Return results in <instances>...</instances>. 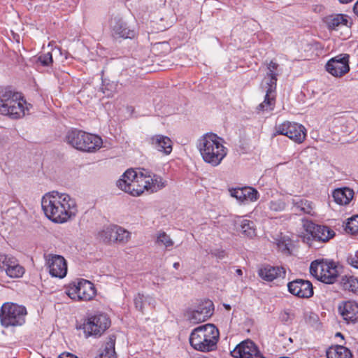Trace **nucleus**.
Wrapping results in <instances>:
<instances>
[{"label":"nucleus","instance_id":"nucleus-1","mask_svg":"<svg viewBox=\"0 0 358 358\" xmlns=\"http://www.w3.org/2000/svg\"><path fill=\"white\" fill-rule=\"evenodd\" d=\"M41 208L45 217L55 223H64L76 216L77 205L74 199L65 193L52 191L41 199Z\"/></svg>","mask_w":358,"mask_h":358},{"label":"nucleus","instance_id":"nucleus-2","mask_svg":"<svg viewBox=\"0 0 358 358\" xmlns=\"http://www.w3.org/2000/svg\"><path fill=\"white\" fill-rule=\"evenodd\" d=\"M223 143V139L217 134L207 133L198 139L196 147L205 162L217 166L227 154Z\"/></svg>","mask_w":358,"mask_h":358},{"label":"nucleus","instance_id":"nucleus-3","mask_svg":"<svg viewBox=\"0 0 358 358\" xmlns=\"http://www.w3.org/2000/svg\"><path fill=\"white\" fill-rule=\"evenodd\" d=\"M29 104L18 92L9 88L0 89V114L17 120L29 113Z\"/></svg>","mask_w":358,"mask_h":358},{"label":"nucleus","instance_id":"nucleus-4","mask_svg":"<svg viewBox=\"0 0 358 358\" xmlns=\"http://www.w3.org/2000/svg\"><path fill=\"white\" fill-rule=\"evenodd\" d=\"M220 333L213 324H206L194 329L190 334L189 343L192 348L201 352H211L217 348Z\"/></svg>","mask_w":358,"mask_h":358},{"label":"nucleus","instance_id":"nucleus-5","mask_svg":"<svg viewBox=\"0 0 358 358\" xmlns=\"http://www.w3.org/2000/svg\"><path fill=\"white\" fill-rule=\"evenodd\" d=\"M66 141L74 148L87 152H96L103 144L99 136L78 129L69 131Z\"/></svg>","mask_w":358,"mask_h":358},{"label":"nucleus","instance_id":"nucleus-6","mask_svg":"<svg viewBox=\"0 0 358 358\" xmlns=\"http://www.w3.org/2000/svg\"><path fill=\"white\" fill-rule=\"evenodd\" d=\"M27 309L23 306L6 302L0 308V323L4 328L16 327L25 323Z\"/></svg>","mask_w":358,"mask_h":358},{"label":"nucleus","instance_id":"nucleus-7","mask_svg":"<svg viewBox=\"0 0 358 358\" xmlns=\"http://www.w3.org/2000/svg\"><path fill=\"white\" fill-rule=\"evenodd\" d=\"M310 274L325 284H334L338 278L337 266L333 262L317 259L310 266Z\"/></svg>","mask_w":358,"mask_h":358},{"label":"nucleus","instance_id":"nucleus-8","mask_svg":"<svg viewBox=\"0 0 358 358\" xmlns=\"http://www.w3.org/2000/svg\"><path fill=\"white\" fill-rule=\"evenodd\" d=\"M65 292L73 300L90 301L95 296L96 289L90 281L81 278L71 282Z\"/></svg>","mask_w":358,"mask_h":358},{"label":"nucleus","instance_id":"nucleus-9","mask_svg":"<svg viewBox=\"0 0 358 358\" xmlns=\"http://www.w3.org/2000/svg\"><path fill=\"white\" fill-rule=\"evenodd\" d=\"M110 325V320L105 313L91 315L84 322L83 329L86 338L100 336Z\"/></svg>","mask_w":358,"mask_h":358},{"label":"nucleus","instance_id":"nucleus-10","mask_svg":"<svg viewBox=\"0 0 358 358\" xmlns=\"http://www.w3.org/2000/svg\"><path fill=\"white\" fill-rule=\"evenodd\" d=\"M275 134L284 135L294 141L301 143L306 138V129L299 123L286 121L275 127Z\"/></svg>","mask_w":358,"mask_h":358},{"label":"nucleus","instance_id":"nucleus-11","mask_svg":"<svg viewBox=\"0 0 358 358\" xmlns=\"http://www.w3.org/2000/svg\"><path fill=\"white\" fill-rule=\"evenodd\" d=\"M99 238L105 243H125L130 239V233L117 225H110L99 234Z\"/></svg>","mask_w":358,"mask_h":358},{"label":"nucleus","instance_id":"nucleus-12","mask_svg":"<svg viewBox=\"0 0 358 358\" xmlns=\"http://www.w3.org/2000/svg\"><path fill=\"white\" fill-rule=\"evenodd\" d=\"M231 355L234 358H264L258 346L250 339H246L231 351Z\"/></svg>","mask_w":358,"mask_h":358},{"label":"nucleus","instance_id":"nucleus-13","mask_svg":"<svg viewBox=\"0 0 358 358\" xmlns=\"http://www.w3.org/2000/svg\"><path fill=\"white\" fill-rule=\"evenodd\" d=\"M49 273L52 277L63 278L67 273V263L61 255L49 254L45 256Z\"/></svg>","mask_w":358,"mask_h":358},{"label":"nucleus","instance_id":"nucleus-14","mask_svg":"<svg viewBox=\"0 0 358 358\" xmlns=\"http://www.w3.org/2000/svg\"><path fill=\"white\" fill-rule=\"evenodd\" d=\"M327 71L335 77H341L350 71L349 55H339L331 59L326 64Z\"/></svg>","mask_w":358,"mask_h":358},{"label":"nucleus","instance_id":"nucleus-15","mask_svg":"<svg viewBox=\"0 0 358 358\" xmlns=\"http://www.w3.org/2000/svg\"><path fill=\"white\" fill-rule=\"evenodd\" d=\"M290 294L299 298L308 299L313 296V286L309 280L296 279L287 284Z\"/></svg>","mask_w":358,"mask_h":358},{"label":"nucleus","instance_id":"nucleus-16","mask_svg":"<svg viewBox=\"0 0 358 358\" xmlns=\"http://www.w3.org/2000/svg\"><path fill=\"white\" fill-rule=\"evenodd\" d=\"M288 203L291 204V210L296 215H315L314 206L312 201L302 198L299 196H294L287 200Z\"/></svg>","mask_w":358,"mask_h":358},{"label":"nucleus","instance_id":"nucleus-17","mask_svg":"<svg viewBox=\"0 0 358 358\" xmlns=\"http://www.w3.org/2000/svg\"><path fill=\"white\" fill-rule=\"evenodd\" d=\"M213 313V303L206 301L200 304L196 309L189 313L188 318L193 323H200L207 320Z\"/></svg>","mask_w":358,"mask_h":358},{"label":"nucleus","instance_id":"nucleus-18","mask_svg":"<svg viewBox=\"0 0 358 358\" xmlns=\"http://www.w3.org/2000/svg\"><path fill=\"white\" fill-rule=\"evenodd\" d=\"M110 27L113 34L117 37L131 38L135 31L127 26V23L120 17L115 16L110 19Z\"/></svg>","mask_w":358,"mask_h":358},{"label":"nucleus","instance_id":"nucleus-19","mask_svg":"<svg viewBox=\"0 0 358 358\" xmlns=\"http://www.w3.org/2000/svg\"><path fill=\"white\" fill-rule=\"evenodd\" d=\"M148 141L154 149L165 155H168L172 152V141L166 136L162 134L153 135L148 138Z\"/></svg>","mask_w":358,"mask_h":358},{"label":"nucleus","instance_id":"nucleus-20","mask_svg":"<svg viewBox=\"0 0 358 358\" xmlns=\"http://www.w3.org/2000/svg\"><path fill=\"white\" fill-rule=\"evenodd\" d=\"M338 310L348 323L358 322V303L353 301H345L340 305Z\"/></svg>","mask_w":358,"mask_h":358},{"label":"nucleus","instance_id":"nucleus-21","mask_svg":"<svg viewBox=\"0 0 358 358\" xmlns=\"http://www.w3.org/2000/svg\"><path fill=\"white\" fill-rule=\"evenodd\" d=\"M258 274L263 280L271 282L277 278H284L285 270L282 267H274L267 265L259 268Z\"/></svg>","mask_w":358,"mask_h":358},{"label":"nucleus","instance_id":"nucleus-22","mask_svg":"<svg viewBox=\"0 0 358 358\" xmlns=\"http://www.w3.org/2000/svg\"><path fill=\"white\" fill-rule=\"evenodd\" d=\"M145 184L146 181L144 179V175L142 173L136 177V180L132 183L125 185L124 187V192L133 196H138L145 190L147 187Z\"/></svg>","mask_w":358,"mask_h":358},{"label":"nucleus","instance_id":"nucleus-23","mask_svg":"<svg viewBox=\"0 0 358 358\" xmlns=\"http://www.w3.org/2000/svg\"><path fill=\"white\" fill-rule=\"evenodd\" d=\"M144 179L146 181V191L151 193L157 192L166 185V181L160 176L153 174L149 176L144 175Z\"/></svg>","mask_w":358,"mask_h":358},{"label":"nucleus","instance_id":"nucleus-24","mask_svg":"<svg viewBox=\"0 0 358 358\" xmlns=\"http://www.w3.org/2000/svg\"><path fill=\"white\" fill-rule=\"evenodd\" d=\"M311 235L316 241L327 242L334 237L335 233L327 226L315 225L313 227Z\"/></svg>","mask_w":358,"mask_h":358},{"label":"nucleus","instance_id":"nucleus-25","mask_svg":"<svg viewBox=\"0 0 358 358\" xmlns=\"http://www.w3.org/2000/svg\"><path fill=\"white\" fill-rule=\"evenodd\" d=\"M354 192L348 187L338 188L333 192L334 201L340 205H347L352 199Z\"/></svg>","mask_w":358,"mask_h":358},{"label":"nucleus","instance_id":"nucleus-26","mask_svg":"<svg viewBox=\"0 0 358 358\" xmlns=\"http://www.w3.org/2000/svg\"><path fill=\"white\" fill-rule=\"evenodd\" d=\"M327 358H352L350 350L343 346L336 345L327 350Z\"/></svg>","mask_w":358,"mask_h":358},{"label":"nucleus","instance_id":"nucleus-27","mask_svg":"<svg viewBox=\"0 0 358 358\" xmlns=\"http://www.w3.org/2000/svg\"><path fill=\"white\" fill-rule=\"evenodd\" d=\"M115 336H110L108 341L106 343L104 348L101 350L100 353L96 358H116V352L115 350Z\"/></svg>","mask_w":358,"mask_h":358},{"label":"nucleus","instance_id":"nucleus-28","mask_svg":"<svg viewBox=\"0 0 358 358\" xmlns=\"http://www.w3.org/2000/svg\"><path fill=\"white\" fill-rule=\"evenodd\" d=\"M275 104V94L266 92L264 100L257 107V111L260 113H270L274 108Z\"/></svg>","mask_w":358,"mask_h":358},{"label":"nucleus","instance_id":"nucleus-29","mask_svg":"<svg viewBox=\"0 0 358 358\" xmlns=\"http://www.w3.org/2000/svg\"><path fill=\"white\" fill-rule=\"evenodd\" d=\"M347 15L342 14L331 15L326 17L325 22L329 29H337L340 26L347 24Z\"/></svg>","mask_w":358,"mask_h":358},{"label":"nucleus","instance_id":"nucleus-30","mask_svg":"<svg viewBox=\"0 0 358 358\" xmlns=\"http://www.w3.org/2000/svg\"><path fill=\"white\" fill-rule=\"evenodd\" d=\"M6 275L11 278H19L23 276L25 269L20 264L19 261L15 257L10 265L6 268Z\"/></svg>","mask_w":358,"mask_h":358},{"label":"nucleus","instance_id":"nucleus-31","mask_svg":"<svg viewBox=\"0 0 358 358\" xmlns=\"http://www.w3.org/2000/svg\"><path fill=\"white\" fill-rule=\"evenodd\" d=\"M340 284L345 290L358 294V279L352 275L341 277Z\"/></svg>","mask_w":358,"mask_h":358},{"label":"nucleus","instance_id":"nucleus-32","mask_svg":"<svg viewBox=\"0 0 358 358\" xmlns=\"http://www.w3.org/2000/svg\"><path fill=\"white\" fill-rule=\"evenodd\" d=\"M138 176V175H137L136 171L132 169H128L117 182V185L120 189L124 191V187L129 185V183H132L136 180V177Z\"/></svg>","mask_w":358,"mask_h":358},{"label":"nucleus","instance_id":"nucleus-33","mask_svg":"<svg viewBox=\"0 0 358 358\" xmlns=\"http://www.w3.org/2000/svg\"><path fill=\"white\" fill-rule=\"evenodd\" d=\"M134 302L135 307L137 310L141 312L143 311L144 304L145 303H148L149 305H152L154 306L155 301V299L150 296H145L143 294L138 293L134 299Z\"/></svg>","mask_w":358,"mask_h":358},{"label":"nucleus","instance_id":"nucleus-34","mask_svg":"<svg viewBox=\"0 0 358 358\" xmlns=\"http://www.w3.org/2000/svg\"><path fill=\"white\" fill-rule=\"evenodd\" d=\"M241 231L247 237H252L255 235V229L253 222L248 220H240Z\"/></svg>","mask_w":358,"mask_h":358},{"label":"nucleus","instance_id":"nucleus-35","mask_svg":"<svg viewBox=\"0 0 358 358\" xmlns=\"http://www.w3.org/2000/svg\"><path fill=\"white\" fill-rule=\"evenodd\" d=\"M156 243L160 246H164L166 248L172 247L174 244L173 241L166 232L160 231L157 235Z\"/></svg>","mask_w":358,"mask_h":358},{"label":"nucleus","instance_id":"nucleus-36","mask_svg":"<svg viewBox=\"0 0 358 358\" xmlns=\"http://www.w3.org/2000/svg\"><path fill=\"white\" fill-rule=\"evenodd\" d=\"M278 78L277 76H265L264 82L265 83V90L266 92L275 94L276 83Z\"/></svg>","mask_w":358,"mask_h":358},{"label":"nucleus","instance_id":"nucleus-37","mask_svg":"<svg viewBox=\"0 0 358 358\" xmlns=\"http://www.w3.org/2000/svg\"><path fill=\"white\" fill-rule=\"evenodd\" d=\"M345 231L352 234L358 233V215L348 220L345 226Z\"/></svg>","mask_w":358,"mask_h":358},{"label":"nucleus","instance_id":"nucleus-38","mask_svg":"<svg viewBox=\"0 0 358 358\" xmlns=\"http://www.w3.org/2000/svg\"><path fill=\"white\" fill-rule=\"evenodd\" d=\"M286 202L282 199L272 200L269 203V209L275 212H281L286 208Z\"/></svg>","mask_w":358,"mask_h":358},{"label":"nucleus","instance_id":"nucleus-39","mask_svg":"<svg viewBox=\"0 0 358 358\" xmlns=\"http://www.w3.org/2000/svg\"><path fill=\"white\" fill-rule=\"evenodd\" d=\"M243 189L244 194H245V201H255L257 200L259 194L255 189L250 187H245Z\"/></svg>","mask_w":358,"mask_h":358},{"label":"nucleus","instance_id":"nucleus-40","mask_svg":"<svg viewBox=\"0 0 358 358\" xmlns=\"http://www.w3.org/2000/svg\"><path fill=\"white\" fill-rule=\"evenodd\" d=\"M15 257L10 255L0 253V269L6 271V268L10 265V262L13 260Z\"/></svg>","mask_w":358,"mask_h":358},{"label":"nucleus","instance_id":"nucleus-41","mask_svg":"<svg viewBox=\"0 0 358 358\" xmlns=\"http://www.w3.org/2000/svg\"><path fill=\"white\" fill-rule=\"evenodd\" d=\"M230 194L232 197L236 198L238 201L241 203L245 202L244 189L243 188H235L230 189Z\"/></svg>","mask_w":358,"mask_h":358},{"label":"nucleus","instance_id":"nucleus-42","mask_svg":"<svg viewBox=\"0 0 358 358\" xmlns=\"http://www.w3.org/2000/svg\"><path fill=\"white\" fill-rule=\"evenodd\" d=\"M278 64L271 61L268 64H267V72L266 76H278Z\"/></svg>","mask_w":358,"mask_h":358},{"label":"nucleus","instance_id":"nucleus-43","mask_svg":"<svg viewBox=\"0 0 358 358\" xmlns=\"http://www.w3.org/2000/svg\"><path fill=\"white\" fill-rule=\"evenodd\" d=\"M38 61L43 66H49L52 62V53L49 52L41 55L38 58Z\"/></svg>","mask_w":358,"mask_h":358},{"label":"nucleus","instance_id":"nucleus-44","mask_svg":"<svg viewBox=\"0 0 358 358\" xmlns=\"http://www.w3.org/2000/svg\"><path fill=\"white\" fill-rule=\"evenodd\" d=\"M347 262L352 266L358 268V251L355 255H349Z\"/></svg>","mask_w":358,"mask_h":358},{"label":"nucleus","instance_id":"nucleus-45","mask_svg":"<svg viewBox=\"0 0 358 358\" xmlns=\"http://www.w3.org/2000/svg\"><path fill=\"white\" fill-rule=\"evenodd\" d=\"M278 246L280 250H281L282 252H289V249L287 246V244L285 243V241H280L278 243Z\"/></svg>","mask_w":358,"mask_h":358},{"label":"nucleus","instance_id":"nucleus-46","mask_svg":"<svg viewBox=\"0 0 358 358\" xmlns=\"http://www.w3.org/2000/svg\"><path fill=\"white\" fill-rule=\"evenodd\" d=\"M58 358H78L76 356L73 355V354L66 352L61 354Z\"/></svg>","mask_w":358,"mask_h":358},{"label":"nucleus","instance_id":"nucleus-47","mask_svg":"<svg viewBox=\"0 0 358 358\" xmlns=\"http://www.w3.org/2000/svg\"><path fill=\"white\" fill-rule=\"evenodd\" d=\"M353 11L358 16V1L354 5Z\"/></svg>","mask_w":358,"mask_h":358},{"label":"nucleus","instance_id":"nucleus-48","mask_svg":"<svg viewBox=\"0 0 358 358\" xmlns=\"http://www.w3.org/2000/svg\"><path fill=\"white\" fill-rule=\"evenodd\" d=\"M289 317V314L286 312L284 313L283 315H282V320H286L287 318Z\"/></svg>","mask_w":358,"mask_h":358},{"label":"nucleus","instance_id":"nucleus-49","mask_svg":"<svg viewBox=\"0 0 358 358\" xmlns=\"http://www.w3.org/2000/svg\"><path fill=\"white\" fill-rule=\"evenodd\" d=\"M236 273L238 275H243V271L240 268H238L236 270Z\"/></svg>","mask_w":358,"mask_h":358},{"label":"nucleus","instance_id":"nucleus-50","mask_svg":"<svg viewBox=\"0 0 358 358\" xmlns=\"http://www.w3.org/2000/svg\"><path fill=\"white\" fill-rule=\"evenodd\" d=\"M180 266V264L178 262H175L173 264V267L176 268V269H178Z\"/></svg>","mask_w":358,"mask_h":358},{"label":"nucleus","instance_id":"nucleus-51","mask_svg":"<svg viewBox=\"0 0 358 358\" xmlns=\"http://www.w3.org/2000/svg\"><path fill=\"white\" fill-rule=\"evenodd\" d=\"M224 306L228 310H229L231 309V306L229 304H224Z\"/></svg>","mask_w":358,"mask_h":358},{"label":"nucleus","instance_id":"nucleus-52","mask_svg":"<svg viewBox=\"0 0 358 358\" xmlns=\"http://www.w3.org/2000/svg\"><path fill=\"white\" fill-rule=\"evenodd\" d=\"M336 336H341V337H343V335L341 334V333H337V334H336Z\"/></svg>","mask_w":358,"mask_h":358}]
</instances>
